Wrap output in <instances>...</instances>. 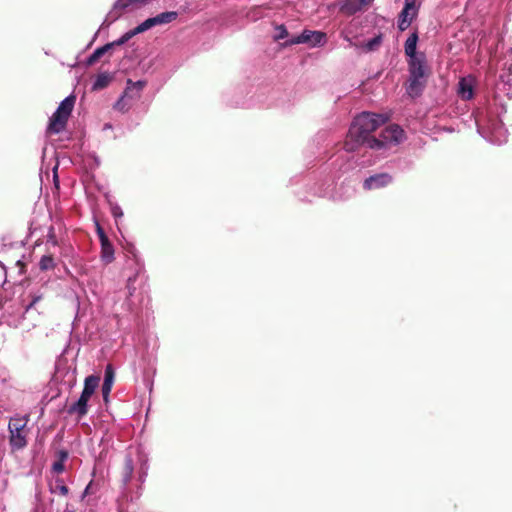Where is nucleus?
<instances>
[{
	"mask_svg": "<svg viewBox=\"0 0 512 512\" xmlns=\"http://www.w3.org/2000/svg\"><path fill=\"white\" fill-rule=\"evenodd\" d=\"M109 206H110V212L117 222L118 219L123 217V215H124L123 210L117 203H114L111 201L109 202Z\"/></svg>",
	"mask_w": 512,
	"mask_h": 512,
	"instance_id": "obj_29",
	"label": "nucleus"
},
{
	"mask_svg": "<svg viewBox=\"0 0 512 512\" xmlns=\"http://www.w3.org/2000/svg\"><path fill=\"white\" fill-rule=\"evenodd\" d=\"M153 27H154V25H153L152 19L150 17V18L146 19L145 21H143L142 23H140L134 29H131L130 31L133 36H136V35L143 33Z\"/></svg>",
	"mask_w": 512,
	"mask_h": 512,
	"instance_id": "obj_25",
	"label": "nucleus"
},
{
	"mask_svg": "<svg viewBox=\"0 0 512 512\" xmlns=\"http://www.w3.org/2000/svg\"><path fill=\"white\" fill-rule=\"evenodd\" d=\"M147 1L148 0H117L106 15L104 23L110 25L111 23L117 21L129 8L143 5Z\"/></svg>",
	"mask_w": 512,
	"mask_h": 512,
	"instance_id": "obj_7",
	"label": "nucleus"
},
{
	"mask_svg": "<svg viewBox=\"0 0 512 512\" xmlns=\"http://www.w3.org/2000/svg\"><path fill=\"white\" fill-rule=\"evenodd\" d=\"M392 182V176L388 173H378L366 178L363 182L365 190H376L388 186Z\"/></svg>",
	"mask_w": 512,
	"mask_h": 512,
	"instance_id": "obj_9",
	"label": "nucleus"
},
{
	"mask_svg": "<svg viewBox=\"0 0 512 512\" xmlns=\"http://www.w3.org/2000/svg\"><path fill=\"white\" fill-rule=\"evenodd\" d=\"M113 76L108 72L98 74L93 82L92 90L98 91L106 88L111 82Z\"/></svg>",
	"mask_w": 512,
	"mask_h": 512,
	"instance_id": "obj_18",
	"label": "nucleus"
},
{
	"mask_svg": "<svg viewBox=\"0 0 512 512\" xmlns=\"http://www.w3.org/2000/svg\"><path fill=\"white\" fill-rule=\"evenodd\" d=\"M99 377L90 375L84 381V388L79 399L68 408V413L83 417L88 412V401L99 385Z\"/></svg>",
	"mask_w": 512,
	"mask_h": 512,
	"instance_id": "obj_4",
	"label": "nucleus"
},
{
	"mask_svg": "<svg viewBox=\"0 0 512 512\" xmlns=\"http://www.w3.org/2000/svg\"><path fill=\"white\" fill-rule=\"evenodd\" d=\"M153 27H154V25H153L152 19L150 17V18L146 19L145 21H143L142 23H140L134 29H131L130 31L133 36H136V35L143 33Z\"/></svg>",
	"mask_w": 512,
	"mask_h": 512,
	"instance_id": "obj_24",
	"label": "nucleus"
},
{
	"mask_svg": "<svg viewBox=\"0 0 512 512\" xmlns=\"http://www.w3.org/2000/svg\"><path fill=\"white\" fill-rule=\"evenodd\" d=\"M54 259L50 255H44L40 259L39 267L43 271L50 270L54 267Z\"/></svg>",
	"mask_w": 512,
	"mask_h": 512,
	"instance_id": "obj_27",
	"label": "nucleus"
},
{
	"mask_svg": "<svg viewBox=\"0 0 512 512\" xmlns=\"http://www.w3.org/2000/svg\"><path fill=\"white\" fill-rule=\"evenodd\" d=\"M458 95L463 100H470L474 95V78L471 76L463 77L458 82Z\"/></svg>",
	"mask_w": 512,
	"mask_h": 512,
	"instance_id": "obj_11",
	"label": "nucleus"
},
{
	"mask_svg": "<svg viewBox=\"0 0 512 512\" xmlns=\"http://www.w3.org/2000/svg\"><path fill=\"white\" fill-rule=\"evenodd\" d=\"M386 120L385 116L370 112H363L354 118L344 141V151L335 160L340 172L346 173L357 167L371 164L370 161H359V158L353 154L362 146L384 154L404 140V130L398 125L386 127L379 137L371 135Z\"/></svg>",
	"mask_w": 512,
	"mask_h": 512,
	"instance_id": "obj_1",
	"label": "nucleus"
},
{
	"mask_svg": "<svg viewBox=\"0 0 512 512\" xmlns=\"http://www.w3.org/2000/svg\"><path fill=\"white\" fill-rule=\"evenodd\" d=\"M478 132L492 144L502 145L507 141V129L501 120L495 116H488L485 123L477 121Z\"/></svg>",
	"mask_w": 512,
	"mask_h": 512,
	"instance_id": "obj_2",
	"label": "nucleus"
},
{
	"mask_svg": "<svg viewBox=\"0 0 512 512\" xmlns=\"http://www.w3.org/2000/svg\"><path fill=\"white\" fill-rule=\"evenodd\" d=\"M178 17V12L167 11L162 12L154 17H151L154 27L158 25H164L175 21Z\"/></svg>",
	"mask_w": 512,
	"mask_h": 512,
	"instance_id": "obj_15",
	"label": "nucleus"
},
{
	"mask_svg": "<svg viewBox=\"0 0 512 512\" xmlns=\"http://www.w3.org/2000/svg\"><path fill=\"white\" fill-rule=\"evenodd\" d=\"M6 277V272L4 266L0 265V286L4 284Z\"/></svg>",
	"mask_w": 512,
	"mask_h": 512,
	"instance_id": "obj_37",
	"label": "nucleus"
},
{
	"mask_svg": "<svg viewBox=\"0 0 512 512\" xmlns=\"http://www.w3.org/2000/svg\"><path fill=\"white\" fill-rule=\"evenodd\" d=\"M28 416H15L12 417L9 421L8 429H14V430H27L26 426L28 423Z\"/></svg>",
	"mask_w": 512,
	"mask_h": 512,
	"instance_id": "obj_22",
	"label": "nucleus"
},
{
	"mask_svg": "<svg viewBox=\"0 0 512 512\" xmlns=\"http://www.w3.org/2000/svg\"><path fill=\"white\" fill-rule=\"evenodd\" d=\"M134 36L131 34V31H127L125 32L119 39L113 41V42H110V43H107V45H111V49L115 46H121L125 43H127L131 38H133Z\"/></svg>",
	"mask_w": 512,
	"mask_h": 512,
	"instance_id": "obj_28",
	"label": "nucleus"
},
{
	"mask_svg": "<svg viewBox=\"0 0 512 512\" xmlns=\"http://www.w3.org/2000/svg\"><path fill=\"white\" fill-rule=\"evenodd\" d=\"M145 84V81L142 80L136 82L128 80L127 87L125 89V96H129L130 99L138 98L140 96V91L144 88Z\"/></svg>",
	"mask_w": 512,
	"mask_h": 512,
	"instance_id": "obj_17",
	"label": "nucleus"
},
{
	"mask_svg": "<svg viewBox=\"0 0 512 512\" xmlns=\"http://www.w3.org/2000/svg\"><path fill=\"white\" fill-rule=\"evenodd\" d=\"M382 43V35L379 34L372 39L368 40L364 45L363 48L366 52H371L376 50Z\"/></svg>",
	"mask_w": 512,
	"mask_h": 512,
	"instance_id": "obj_26",
	"label": "nucleus"
},
{
	"mask_svg": "<svg viewBox=\"0 0 512 512\" xmlns=\"http://www.w3.org/2000/svg\"><path fill=\"white\" fill-rule=\"evenodd\" d=\"M75 99L76 98L74 95H70L67 96L63 101H61L57 110L50 118L48 125V131L50 133L58 134L62 130H64L68 118L73 110Z\"/></svg>",
	"mask_w": 512,
	"mask_h": 512,
	"instance_id": "obj_5",
	"label": "nucleus"
},
{
	"mask_svg": "<svg viewBox=\"0 0 512 512\" xmlns=\"http://www.w3.org/2000/svg\"><path fill=\"white\" fill-rule=\"evenodd\" d=\"M109 50H111V45H107V44L95 49L94 52L88 57L87 63L89 65L94 64Z\"/></svg>",
	"mask_w": 512,
	"mask_h": 512,
	"instance_id": "obj_23",
	"label": "nucleus"
},
{
	"mask_svg": "<svg viewBox=\"0 0 512 512\" xmlns=\"http://www.w3.org/2000/svg\"><path fill=\"white\" fill-rule=\"evenodd\" d=\"M27 430L9 429V443L12 450H21L27 445Z\"/></svg>",
	"mask_w": 512,
	"mask_h": 512,
	"instance_id": "obj_12",
	"label": "nucleus"
},
{
	"mask_svg": "<svg viewBox=\"0 0 512 512\" xmlns=\"http://www.w3.org/2000/svg\"><path fill=\"white\" fill-rule=\"evenodd\" d=\"M1 253L3 257L11 258L17 265H20L21 258L24 256V243L22 241L4 243Z\"/></svg>",
	"mask_w": 512,
	"mask_h": 512,
	"instance_id": "obj_10",
	"label": "nucleus"
},
{
	"mask_svg": "<svg viewBox=\"0 0 512 512\" xmlns=\"http://www.w3.org/2000/svg\"><path fill=\"white\" fill-rule=\"evenodd\" d=\"M420 4L417 0H405L404 7L398 15L397 28L403 32L409 28L412 22L417 18Z\"/></svg>",
	"mask_w": 512,
	"mask_h": 512,
	"instance_id": "obj_6",
	"label": "nucleus"
},
{
	"mask_svg": "<svg viewBox=\"0 0 512 512\" xmlns=\"http://www.w3.org/2000/svg\"><path fill=\"white\" fill-rule=\"evenodd\" d=\"M359 0H343L340 3V11L347 15H353L362 10Z\"/></svg>",
	"mask_w": 512,
	"mask_h": 512,
	"instance_id": "obj_16",
	"label": "nucleus"
},
{
	"mask_svg": "<svg viewBox=\"0 0 512 512\" xmlns=\"http://www.w3.org/2000/svg\"><path fill=\"white\" fill-rule=\"evenodd\" d=\"M133 472H134L133 459L131 458V456L127 455L125 458V465H124V470H123V483L125 485L131 481Z\"/></svg>",
	"mask_w": 512,
	"mask_h": 512,
	"instance_id": "obj_21",
	"label": "nucleus"
},
{
	"mask_svg": "<svg viewBox=\"0 0 512 512\" xmlns=\"http://www.w3.org/2000/svg\"><path fill=\"white\" fill-rule=\"evenodd\" d=\"M276 30L278 32L277 35L275 36V38L277 40L284 39V38H286L288 36V31H287V29L285 28L284 25L277 26Z\"/></svg>",
	"mask_w": 512,
	"mask_h": 512,
	"instance_id": "obj_31",
	"label": "nucleus"
},
{
	"mask_svg": "<svg viewBox=\"0 0 512 512\" xmlns=\"http://www.w3.org/2000/svg\"><path fill=\"white\" fill-rule=\"evenodd\" d=\"M327 41V36L321 31L304 30L300 35L289 41L290 44L308 43L312 47L323 46Z\"/></svg>",
	"mask_w": 512,
	"mask_h": 512,
	"instance_id": "obj_8",
	"label": "nucleus"
},
{
	"mask_svg": "<svg viewBox=\"0 0 512 512\" xmlns=\"http://www.w3.org/2000/svg\"><path fill=\"white\" fill-rule=\"evenodd\" d=\"M140 461H141V466H140L139 479H140V481L144 482L145 481V477L147 476V471H148L147 458L146 457H142L140 459Z\"/></svg>",
	"mask_w": 512,
	"mask_h": 512,
	"instance_id": "obj_30",
	"label": "nucleus"
},
{
	"mask_svg": "<svg viewBox=\"0 0 512 512\" xmlns=\"http://www.w3.org/2000/svg\"><path fill=\"white\" fill-rule=\"evenodd\" d=\"M52 469L56 473H62L64 471V462L56 461L53 463Z\"/></svg>",
	"mask_w": 512,
	"mask_h": 512,
	"instance_id": "obj_33",
	"label": "nucleus"
},
{
	"mask_svg": "<svg viewBox=\"0 0 512 512\" xmlns=\"http://www.w3.org/2000/svg\"><path fill=\"white\" fill-rule=\"evenodd\" d=\"M129 98V96H125V93L123 96L116 102L115 108L120 111H124L126 109L125 99Z\"/></svg>",
	"mask_w": 512,
	"mask_h": 512,
	"instance_id": "obj_32",
	"label": "nucleus"
},
{
	"mask_svg": "<svg viewBox=\"0 0 512 512\" xmlns=\"http://www.w3.org/2000/svg\"><path fill=\"white\" fill-rule=\"evenodd\" d=\"M50 491L53 494H58L61 496H66L69 492L68 487L65 485L64 481L60 478H56L54 482L50 484Z\"/></svg>",
	"mask_w": 512,
	"mask_h": 512,
	"instance_id": "obj_20",
	"label": "nucleus"
},
{
	"mask_svg": "<svg viewBox=\"0 0 512 512\" xmlns=\"http://www.w3.org/2000/svg\"><path fill=\"white\" fill-rule=\"evenodd\" d=\"M113 382H114V370L111 365H107L105 368L104 381H103L102 388H101L104 401H108V397L110 395Z\"/></svg>",
	"mask_w": 512,
	"mask_h": 512,
	"instance_id": "obj_14",
	"label": "nucleus"
},
{
	"mask_svg": "<svg viewBox=\"0 0 512 512\" xmlns=\"http://www.w3.org/2000/svg\"><path fill=\"white\" fill-rule=\"evenodd\" d=\"M97 234L99 236V240H100V243H102L103 241H108V237L106 236L105 232L103 231V229L100 227L99 224H97Z\"/></svg>",
	"mask_w": 512,
	"mask_h": 512,
	"instance_id": "obj_34",
	"label": "nucleus"
},
{
	"mask_svg": "<svg viewBox=\"0 0 512 512\" xmlns=\"http://www.w3.org/2000/svg\"><path fill=\"white\" fill-rule=\"evenodd\" d=\"M409 79L406 87L407 93L411 97H417L421 94L426 83V65L424 60L408 61Z\"/></svg>",
	"mask_w": 512,
	"mask_h": 512,
	"instance_id": "obj_3",
	"label": "nucleus"
},
{
	"mask_svg": "<svg viewBox=\"0 0 512 512\" xmlns=\"http://www.w3.org/2000/svg\"><path fill=\"white\" fill-rule=\"evenodd\" d=\"M418 39L419 38L417 32H413L405 41L404 50L405 54L409 57V60L425 59L423 54L418 55L416 53Z\"/></svg>",
	"mask_w": 512,
	"mask_h": 512,
	"instance_id": "obj_13",
	"label": "nucleus"
},
{
	"mask_svg": "<svg viewBox=\"0 0 512 512\" xmlns=\"http://www.w3.org/2000/svg\"><path fill=\"white\" fill-rule=\"evenodd\" d=\"M101 244V258L105 263H111L114 260V247L112 243L103 241Z\"/></svg>",
	"mask_w": 512,
	"mask_h": 512,
	"instance_id": "obj_19",
	"label": "nucleus"
},
{
	"mask_svg": "<svg viewBox=\"0 0 512 512\" xmlns=\"http://www.w3.org/2000/svg\"><path fill=\"white\" fill-rule=\"evenodd\" d=\"M135 281V278L129 277L127 280V290L128 294L131 296L133 295L135 291V287L133 286V282Z\"/></svg>",
	"mask_w": 512,
	"mask_h": 512,
	"instance_id": "obj_35",
	"label": "nucleus"
},
{
	"mask_svg": "<svg viewBox=\"0 0 512 512\" xmlns=\"http://www.w3.org/2000/svg\"><path fill=\"white\" fill-rule=\"evenodd\" d=\"M58 458H59V459H58L59 461H61V462H65V461L67 460V458H68V453H67V451H65V450H60V451L58 452Z\"/></svg>",
	"mask_w": 512,
	"mask_h": 512,
	"instance_id": "obj_36",
	"label": "nucleus"
}]
</instances>
